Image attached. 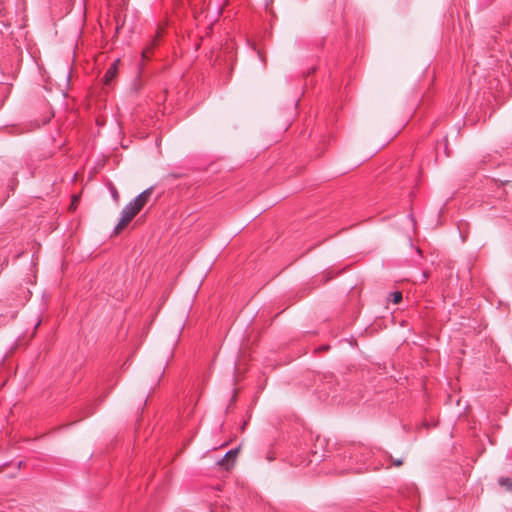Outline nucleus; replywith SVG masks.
<instances>
[{
  "label": "nucleus",
  "instance_id": "obj_1",
  "mask_svg": "<svg viewBox=\"0 0 512 512\" xmlns=\"http://www.w3.org/2000/svg\"><path fill=\"white\" fill-rule=\"evenodd\" d=\"M139 213V211L129 202L121 212V218L114 228V235H119L125 229L132 219Z\"/></svg>",
  "mask_w": 512,
  "mask_h": 512
},
{
  "label": "nucleus",
  "instance_id": "obj_2",
  "mask_svg": "<svg viewBox=\"0 0 512 512\" xmlns=\"http://www.w3.org/2000/svg\"><path fill=\"white\" fill-rule=\"evenodd\" d=\"M165 32V27L164 26H161L159 25L157 30H156V35H155V38L149 43V45H147L143 51H142V58L144 60H149L150 59V56L152 54V51L153 49L156 47L157 45V40L163 36Z\"/></svg>",
  "mask_w": 512,
  "mask_h": 512
},
{
  "label": "nucleus",
  "instance_id": "obj_3",
  "mask_svg": "<svg viewBox=\"0 0 512 512\" xmlns=\"http://www.w3.org/2000/svg\"><path fill=\"white\" fill-rule=\"evenodd\" d=\"M153 192V188H147L143 192H141L134 200L131 201L133 206L140 212L143 207L147 204L149 201L151 195Z\"/></svg>",
  "mask_w": 512,
  "mask_h": 512
},
{
  "label": "nucleus",
  "instance_id": "obj_4",
  "mask_svg": "<svg viewBox=\"0 0 512 512\" xmlns=\"http://www.w3.org/2000/svg\"><path fill=\"white\" fill-rule=\"evenodd\" d=\"M238 449H231L229 450L224 457L218 462L220 466H223L226 470H229L235 461V458L238 454Z\"/></svg>",
  "mask_w": 512,
  "mask_h": 512
},
{
  "label": "nucleus",
  "instance_id": "obj_5",
  "mask_svg": "<svg viewBox=\"0 0 512 512\" xmlns=\"http://www.w3.org/2000/svg\"><path fill=\"white\" fill-rule=\"evenodd\" d=\"M119 63H120V60L117 59L107 69L106 73L103 76V82L105 85H110L112 83V81L115 79V77L118 73Z\"/></svg>",
  "mask_w": 512,
  "mask_h": 512
},
{
  "label": "nucleus",
  "instance_id": "obj_6",
  "mask_svg": "<svg viewBox=\"0 0 512 512\" xmlns=\"http://www.w3.org/2000/svg\"><path fill=\"white\" fill-rule=\"evenodd\" d=\"M387 303L400 304L403 300V295L401 291H393L388 294Z\"/></svg>",
  "mask_w": 512,
  "mask_h": 512
},
{
  "label": "nucleus",
  "instance_id": "obj_7",
  "mask_svg": "<svg viewBox=\"0 0 512 512\" xmlns=\"http://www.w3.org/2000/svg\"><path fill=\"white\" fill-rule=\"evenodd\" d=\"M499 484L507 491H512V480L509 477L500 478Z\"/></svg>",
  "mask_w": 512,
  "mask_h": 512
},
{
  "label": "nucleus",
  "instance_id": "obj_8",
  "mask_svg": "<svg viewBox=\"0 0 512 512\" xmlns=\"http://www.w3.org/2000/svg\"><path fill=\"white\" fill-rule=\"evenodd\" d=\"M168 297H169V292L166 289L165 291H163V293L159 299L160 305H163L166 302V300L168 299Z\"/></svg>",
  "mask_w": 512,
  "mask_h": 512
},
{
  "label": "nucleus",
  "instance_id": "obj_9",
  "mask_svg": "<svg viewBox=\"0 0 512 512\" xmlns=\"http://www.w3.org/2000/svg\"><path fill=\"white\" fill-rule=\"evenodd\" d=\"M354 449L361 451V456L362 457H364L365 455H368L370 453L367 448H364L362 446H355Z\"/></svg>",
  "mask_w": 512,
  "mask_h": 512
},
{
  "label": "nucleus",
  "instance_id": "obj_10",
  "mask_svg": "<svg viewBox=\"0 0 512 512\" xmlns=\"http://www.w3.org/2000/svg\"><path fill=\"white\" fill-rule=\"evenodd\" d=\"M393 465L396 466V467H400V466L403 465V460L395 459V460H393Z\"/></svg>",
  "mask_w": 512,
  "mask_h": 512
},
{
  "label": "nucleus",
  "instance_id": "obj_11",
  "mask_svg": "<svg viewBox=\"0 0 512 512\" xmlns=\"http://www.w3.org/2000/svg\"><path fill=\"white\" fill-rule=\"evenodd\" d=\"M328 349H329L328 345H323V346H320L317 350L318 351H327Z\"/></svg>",
  "mask_w": 512,
  "mask_h": 512
},
{
  "label": "nucleus",
  "instance_id": "obj_12",
  "mask_svg": "<svg viewBox=\"0 0 512 512\" xmlns=\"http://www.w3.org/2000/svg\"><path fill=\"white\" fill-rule=\"evenodd\" d=\"M112 195H113V197H114L116 200L118 199V192H117V190H116L114 187H113V189H112Z\"/></svg>",
  "mask_w": 512,
  "mask_h": 512
},
{
  "label": "nucleus",
  "instance_id": "obj_13",
  "mask_svg": "<svg viewBox=\"0 0 512 512\" xmlns=\"http://www.w3.org/2000/svg\"><path fill=\"white\" fill-rule=\"evenodd\" d=\"M168 177H169V178L176 179V178L180 177V175L175 174V173H170V174H168Z\"/></svg>",
  "mask_w": 512,
  "mask_h": 512
},
{
  "label": "nucleus",
  "instance_id": "obj_14",
  "mask_svg": "<svg viewBox=\"0 0 512 512\" xmlns=\"http://www.w3.org/2000/svg\"><path fill=\"white\" fill-rule=\"evenodd\" d=\"M246 424H247V421H245V422L242 424V427H241V430H242V431H244Z\"/></svg>",
  "mask_w": 512,
  "mask_h": 512
},
{
  "label": "nucleus",
  "instance_id": "obj_15",
  "mask_svg": "<svg viewBox=\"0 0 512 512\" xmlns=\"http://www.w3.org/2000/svg\"><path fill=\"white\" fill-rule=\"evenodd\" d=\"M41 322H37L36 326H35V329H37L39 327Z\"/></svg>",
  "mask_w": 512,
  "mask_h": 512
},
{
  "label": "nucleus",
  "instance_id": "obj_16",
  "mask_svg": "<svg viewBox=\"0 0 512 512\" xmlns=\"http://www.w3.org/2000/svg\"><path fill=\"white\" fill-rule=\"evenodd\" d=\"M4 264H5V265H7V264H8V259H5Z\"/></svg>",
  "mask_w": 512,
  "mask_h": 512
}]
</instances>
